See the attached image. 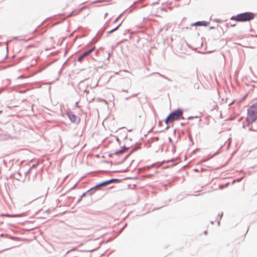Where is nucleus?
Wrapping results in <instances>:
<instances>
[{"mask_svg": "<svg viewBox=\"0 0 257 257\" xmlns=\"http://www.w3.org/2000/svg\"><path fill=\"white\" fill-rule=\"evenodd\" d=\"M257 119V104L255 103L247 109L246 121L248 123H252Z\"/></svg>", "mask_w": 257, "mask_h": 257, "instance_id": "f257e3e1", "label": "nucleus"}, {"mask_svg": "<svg viewBox=\"0 0 257 257\" xmlns=\"http://www.w3.org/2000/svg\"><path fill=\"white\" fill-rule=\"evenodd\" d=\"M254 17V14L250 12H246L238 14L235 16H233L231 18V20L237 22H246L253 19Z\"/></svg>", "mask_w": 257, "mask_h": 257, "instance_id": "f03ea898", "label": "nucleus"}, {"mask_svg": "<svg viewBox=\"0 0 257 257\" xmlns=\"http://www.w3.org/2000/svg\"><path fill=\"white\" fill-rule=\"evenodd\" d=\"M183 118V111L181 109H177L172 112L166 118L165 123L168 124L174 121Z\"/></svg>", "mask_w": 257, "mask_h": 257, "instance_id": "7ed1b4c3", "label": "nucleus"}, {"mask_svg": "<svg viewBox=\"0 0 257 257\" xmlns=\"http://www.w3.org/2000/svg\"><path fill=\"white\" fill-rule=\"evenodd\" d=\"M94 49V47L89 50L88 51H87V52L84 53L82 55H81L79 58H78V60L79 61H81L83 58L86 57V56L88 55L89 54H90Z\"/></svg>", "mask_w": 257, "mask_h": 257, "instance_id": "20e7f679", "label": "nucleus"}, {"mask_svg": "<svg viewBox=\"0 0 257 257\" xmlns=\"http://www.w3.org/2000/svg\"><path fill=\"white\" fill-rule=\"evenodd\" d=\"M192 25L196 26H207L208 23L206 21H199L194 23Z\"/></svg>", "mask_w": 257, "mask_h": 257, "instance_id": "39448f33", "label": "nucleus"}, {"mask_svg": "<svg viewBox=\"0 0 257 257\" xmlns=\"http://www.w3.org/2000/svg\"><path fill=\"white\" fill-rule=\"evenodd\" d=\"M68 116L70 120L72 122H74L76 121L77 117L74 114H72L71 113H68Z\"/></svg>", "mask_w": 257, "mask_h": 257, "instance_id": "423d86ee", "label": "nucleus"}, {"mask_svg": "<svg viewBox=\"0 0 257 257\" xmlns=\"http://www.w3.org/2000/svg\"><path fill=\"white\" fill-rule=\"evenodd\" d=\"M126 151V149H121V150H119L118 151L115 152L114 154H115V155H119L120 154H122L123 153H124Z\"/></svg>", "mask_w": 257, "mask_h": 257, "instance_id": "0eeeda50", "label": "nucleus"}, {"mask_svg": "<svg viewBox=\"0 0 257 257\" xmlns=\"http://www.w3.org/2000/svg\"><path fill=\"white\" fill-rule=\"evenodd\" d=\"M25 216L24 214H13L11 215V217H20Z\"/></svg>", "mask_w": 257, "mask_h": 257, "instance_id": "6e6552de", "label": "nucleus"}, {"mask_svg": "<svg viewBox=\"0 0 257 257\" xmlns=\"http://www.w3.org/2000/svg\"><path fill=\"white\" fill-rule=\"evenodd\" d=\"M112 182V180H110V181H106L105 182H103L102 183H101V184H100L99 186H103V185H107L108 184H109V183H111Z\"/></svg>", "mask_w": 257, "mask_h": 257, "instance_id": "1a4fd4ad", "label": "nucleus"}, {"mask_svg": "<svg viewBox=\"0 0 257 257\" xmlns=\"http://www.w3.org/2000/svg\"><path fill=\"white\" fill-rule=\"evenodd\" d=\"M120 25H118L115 28L110 30V31H109V33H111L113 32H114V31L116 30L117 29V28L119 27Z\"/></svg>", "mask_w": 257, "mask_h": 257, "instance_id": "9d476101", "label": "nucleus"}, {"mask_svg": "<svg viewBox=\"0 0 257 257\" xmlns=\"http://www.w3.org/2000/svg\"><path fill=\"white\" fill-rule=\"evenodd\" d=\"M1 216H5V217H11V214H2Z\"/></svg>", "mask_w": 257, "mask_h": 257, "instance_id": "9b49d317", "label": "nucleus"}, {"mask_svg": "<svg viewBox=\"0 0 257 257\" xmlns=\"http://www.w3.org/2000/svg\"><path fill=\"white\" fill-rule=\"evenodd\" d=\"M204 233H205V234H207V231H205L204 232Z\"/></svg>", "mask_w": 257, "mask_h": 257, "instance_id": "f8f14e48", "label": "nucleus"}]
</instances>
